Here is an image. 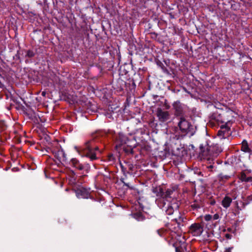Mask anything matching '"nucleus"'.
<instances>
[{
  "label": "nucleus",
  "mask_w": 252,
  "mask_h": 252,
  "mask_svg": "<svg viewBox=\"0 0 252 252\" xmlns=\"http://www.w3.org/2000/svg\"><path fill=\"white\" fill-rule=\"evenodd\" d=\"M153 192L156 193L158 197L156 200V203L158 207L165 212L166 215H171L174 212H177L178 205L175 203H172L164 199V191L163 189L156 188L154 189Z\"/></svg>",
  "instance_id": "obj_1"
},
{
  "label": "nucleus",
  "mask_w": 252,
  "mask_h": 252,
  "mask_svg": "<svg viewBox=\"0 0 252 252\" xmlns=\"http://www.w3.org/2000/svg\"><path fill=\"white\" fill-rule=\"evenodd\" d=\"M178 127L182 136L194 135L196 131V126L192 124L191 120L186 116L178 118Z\"/></svg>",
  "instance_id": "obj_2"
},
{
  "label": "nucleus",
  "mask_w": 252,
  "mask_h": 252,
  "mask_svg": "<svg viewBox=\"0 0 252 252\" xmlns=\"http://www.w3.org/2000/svg\"><path fill=\"white\" fill-rule=\"evenodd\" d=\"M82 149L84 156L89 158L91 161L97 159L96 152H99V148L94 139L87 141Z\"/></svg>",
  "instance_id": "obj_3"
},
{
  "label": "nucleus",
  "mask_w": 252,
  "mask_h": 252,
  "mask_svg": "<svg viewBox=\"0 0 252 252\" xmlns=\"http://www.w3.org/2000/svg\"><path fill=\"white\" fill-rule=\"evenodd\" d=\"M70 164L76 169L82 172V174L88 173L90 170V165L87 163H81L79 160L74 158L70 160Z\"/></svg>",
  "instance_id": "obj_4"
},
{
  "label": "nucleus",
  "mask_w": 252,
  "mask_h": 252,
  "mask_svg": "<svg viewBox=\"0 0 252 252\" xmlns=\"http://www.w3.org/2000/svg\"><path fill=\"white\" fill-rule=\"evenodd\" d=\"M231 123L228 121L224 125L220 126V129L217 132V136L220 139H223L228 138L231 135L230 130Z\"/></svg>",
  "instance_id": "obj_5"
},
{
  "label": "nucleus",
  "mask_w": 252,
  "mask_h": 252,
  "mask_svg": "<svg viewBox=\"0 0 252 252\" xmlns=\"http://www.w3.org/2000/svg\"><path fill=\"white\" fill-rule=\"evenodd\" d=\"M200 152L199 156L201 158L207 159V161H213V156L212 151L210 150V146L206 142V143L200 144L199 146Z\"/></svg>",
  "instance_id": "obj_6"
},
{
  "label": "nucleus",
  "mask_w": 252,
  "mask_h": 252,
  "mask_svg": "<svg viewBox=\"0 0 252 252\" xmlns=\"http://www.w3.org/2000/svg\"><path fill=\"white\" fill-rule=\"evenodd\" d=\"M76 197L79 198L88 199L91 198L94 200L91 195L90 189H87L83 187L76 188L74 189Z\"/></svg>",
  "instance_id": "obj_7"
},
{
  "label": "nucleus",
  "mask_w": 252,
  "mask_h": 252,
  "mask_svg": "<svg viewBox=\"0 0 252 252\" xmlns=\"http://www.w3.org/2000/svg\"><path fill=\"white\" fill-rule=\"evenodd\" d=\"M203 231V225L200 223H193L189 227V232L193 236L201 235Z\"/></svg>",
  "instance_id": "obj_8"
},
{
  "label": "nucleus",
  "mask_w": 252,
  "mask_h": 252,
  "mask_svg": "<svg viewBox=\"0 0 252 252\" xmlns=\"http://www.w3.org/2000/svg\"><path fill=\"white\" fill-rule=\"evenodd\" d=\"M52 153L60 161H65L67 160L66 155L61 147L53 149Z\"/></svg>",
  "instance_id": "obj_9"
},
{
  "label": "nucleus",
  "mask_w": 252,
  "mask_h": 252,
  "mask_svg": "<svg viewBox=\"0 0 252 252\" xmlns=\"http://www.w3.org/2000/svg\"><path fill=\"white\" fill-rule=\"evenodd\" d=\"M131 139H128L125 134L119 133L116 139V147H121L125 145L126 143L130 142Z\"/></svg>",
  "instance_id": "obj_10"
},
{
  "label": "nucleus",
  "mask_w": 252,
  "mask_h": 252,
  "mask_svg": "<svg viewBox=\"0 0 252 252\" xmlns=\"http://www.w3.org/2000/svg\"><path fill=\"white\" fill-rule=\"evenodd\" d=\"M157 115L159 121L161 122H165L170 119L169 112L163 111L160 108L157 109Z\"/></svg>",
  "instance_id": "obj_11"
},
{
  "label": "nucleus",
  "mask_w": 252,
  "mask_h": 252,
  "mask_svg": "<svg viewBox=\"0 0 252 252\" xmlns=\"http://www.w3.org/2000/svg\"><path fill=\"white\" fill-rule=\"evenodd\" d=\"M173 107L174 109L175 110V114L178 118L180 116H183V108L182 105V104L180 101H176L173 104Z\"/></svg>",
  "instance_id": "obj_12"
},
{
  "label": "nucleus",
  "mask_w": 252,
  "mask_h": 252,
  "mask_svg": "<svg viewBox=\"0 0 252 252\" xmlns=\"http://www.w3.org/2000/svg\"><path fill=\"white\" fill-rule=\"evenodd\" d=\"M130 143H133L132 145H128V146L125 145L123 146V150L127 154H132L133 153V148L136 147V142L134 139H131Z\"/></svg>",
  "instance_id": "obj_13"
},
{
  "label": "nucleus",
  "mask_w": 252,
  "mask_h": 252,
  "mask_svg": "<svg viewBox=\"0 0 252 252\" xmlns=\"http://www.w3.org/2000/svg\"><path fill=\"white\" fill-rule=\"evenodd\" d=\"M243 201L241 202L242 206H239L237 201L235 202L236 207L238 209L242 210L244 208L245 206L249 204L252 201V195H249L247 198L242 197Z\"/></svg>",
  "instance_id": "obj_14"
},
{
  "label": "nucleus",
  "mask_w": 252,
  "mask_h": 252,
  "mask_svg": "<svg viewBox=\"0 0 252 252\" xmlns=\"http://www.w3.org/2000/svg\"><path fill=\"white\" fill-rule=\"evenodd\" d=\"M236 198V196L235 195L232 197L226 195L221 201V205L224 208L227 209L230 206L232 203V199H235Z\"/></svg>",
  "instance_id": "obj_15"
},
{
  "label": "nucleus",
  "mask_w": 252,
  "mask_h": 252,
  "mask_svg": "<svg viewBox=\"0 0 252 252\" xmlns=\"http://www.w3.org/2000/svg\"><path fill=\"white\" fill-rule=\"evenodd\" d=\"M121 170L123 173L124 175V177H122L120 179V181L124 184V186L130 188L129 184L128 183H126L125 182V180L126 178V174H127V169L126 168V164L123 165L121 164Z\"/></svg>",
  "instance_id": "obj_16"
},
{
  "label": "nucleus",
  "mask_w": 252,
  "mask_h": 252,
  "mask_svg": "<svg viewBox=\"0 0 252 252\" xmlns=\"http://www.w3.org/2000/svg\"><path fill=\"white\" fill-rule=\"evenodd\" d=\"M245 171H242L241 172L240 175H239V179L242 181V182H252V177H247V173H250V170H246Z\"/></svg>",
  "instance_id": "obj_17"
},
{
  "label": "nucleus",
  "mask_w": 252,
  "mask_h": 252,
  "mask_svg": "<svg viewBox=\"0 0 252 252\" xmlns=\"http://www.w3.org/2000/svg\"><path fill=\"white\" fill-rule=\"evenodd\" d=\"M241 150L245 153H252V150L249 148L248 143L246 140H243L242 142Z\"/></svg>",
  "instance_id": "obj_18"
},
{
  "label": "nucleus",
  "mask_w": 252,
  "mask_h": 252,
  "mask_svg": "<svg viewBox=\"0 0 252 252\" xmlns=\"http://www.w3.org/2000/svg\"><path fill=\"white\" fill-rule=\"evenodd\" d=\"M210 150L212 151L213 157L217 156L221 152V149L218 145L210 146Z\"/></svg>",
  "instance_id": "obj_19"
},
{
  "label": "nucleus",
  "mask_w": 252,
  "mask_h": 252,
  "mask_svg": "<svg viewBox=\"0 0 252 252\" xmlns=\"http://www.w3.org/2000/svg\"><path fill=\"white\" fill-rule=\"evenodd\" d=\"M173 220L176 221L178 224V227L181 228V226H184V223L186 221V219L183 216H180L178 218H174Z\"/></svg>",
  "instance_id": "obj_20"
},
{
  "label": "nucleus",
  "mask_w": 252,
  "mask_h": 252,
  "mask_svg": "<svg viewBox=\"0 0 252 252\" xmlns=\"http://www.w3.org/2000/svg\"><path fill=\"white\" fill-rule=\"evenodd\" d=\"M22 52V55L29 58L33 57L35 55V52L33 50H24Z\"/></svg>",
  "instance_id": "obj_21"
},
{
  "label": "nucleus",
  "mask_w": 252,
  "mask_h": 252,
  "mask_svg": "<svg viewBox=\"0 0 252 252\" xmlns=\"http://www.w3.org/2000/svg\"><path fill=\"white\" fill-rule=\"evenodd\" d=\"M125 163H126V168L127 169V174L132 175L135 168L134 165L130 162H126Z\"/></svg>",
  "instance_id": "obj_22"
},
{
  "label": "nucleus",
  "mask_w": 252,
  "mask_h": 252,
  "mask_svg": "<svg viewBox=\"0 0 252 252\" xmlns=\"http://www.w3.org/2000/svg\"><path fill=\"white\" fill-rule=\"evenodd\" d=\"M133 217L138 221H141L144 220V217L141 212H136L132 214Z\"/></svg>",
  "instance_id": "obj_23"
},
{
  "label": "nucleus",
  "mask_w": 252,
  "mask_h": 252,
  "mask_svg": "<svg viewBox=\"0 0 252 252\" xmlns=\"http://www.w3.org/2000/svg\"><path fill=\"white\" fill-rule=\"evenodd\" d=\"M230 178V176L227 175H224L222 173H220L218 175V179L219 181L224 182L228 180Z\"/></svg>",
  "instance_id": "obj_24"
},
{
  "label": "nucleus",
  "mask_w": 252,
  "mask_h": 252,
  "mask_svg": "<svg viewBox=\"0 0 252 252\" xmlns=\"http://www.w3.org/2000/svg\"><path fill=\"white\" fill-rule=\"evenodd\" d=\"M173 192V190L171 189H167L166 191H164V198L166 200H169L171 198L170 195L172 194Z\"/></svg>",
  "instance_id": "obj_25"
},
{
  "label": "nucleus",
  "mask_w": 252,
  "mask_h": 252,
  "mask_svg": "<svg viewBox=\"0 0 252 252\" xmlns=\"http://www.w3.org/2000/svg\"><path fill=\"white\" fill-rule=\"evenodd\" d=\"M7 128V125L4 121H0V129L1 131H4Z\"/></svg>",
  "instance_id": "obj_26"
},
{
  "label": "nucleus",
  "mask_w": 252,
  "mask_h": 252,
  "mask_svg": "<svg viewBox=\"0 0 252 252\" xmlns=\"http://www.w3.org/2000/svg\"><path fill=\"white\" fill-rule=\"evenodd\" d=\"M190 207L193 210H197L200 208V206L197 203L194 202L193 203L191 204Z\"/></svg>",
  "instance_id": "obj_27"
},
{
  "label": "nucleus",
  "mask_w": 252,
  "mask_h": 252,
  "mask_svg": "<svg viewBox=\"0 0 252 252\" xmlns=\"http://www.w3.org/2000/svg\"><path fill=\"white\" fill-rule=\"evenodd\" d=\"M185 247H186L185 244H183L180 247H176L175 248L176 252H183V249L185 248Z\"/></svg>",
  "instance_id": "obj_28"
},
{
  "label": "nucleus",
  "mask_w": 252,
  "mask_h": 252,
  "mask_svg": "<svg viewBox=\"0 0 252 252\" xmlns=\"http://www.w3.org/2000/svg\"><path fill=\"white\" fill-rule=\"evenodd\" d=\"M157 231L158 234L160 237H163L164 236V233L166 232V230L164 228H160V229L157 230Z\"/></svg>",
  "instance_id": "obj_29"
},
{
  "label": "nucleus",
  "mask_w": 252,
  "mask_h": 252,
  "mask_svg": "<svg viewBox=\"0 0 252 252\" xmlns=\"http://www.w3.org/2000/svg\"><path fill=\"white\" fill-rule=\"evenodd\" d=\"M209 162V165L207 166V167L209 169H212L213 168H214L215 167V166L214 165V164L215 163V162H214V159L213 158V161H212L211 160H210V161H208Z\"/></svg>",
  "instance_id": "obj_30"
},
{
  "label": "nucleus",
  "mask_w": 252,
  "mask_h": 252,
  "mask_svg": "<svg viewBox=\"0 0 252 252\" xmlns=\"http://www.w3.org/2000/svg\"><path fill=\"white\" fill-rule=\"evenodd\" d=\"M206 221H209L212 220V216L211 215H206L204 217Z\"/></svg>",
  "instance_id": "obj_31"
},
{
  "label": "nucleus",
  "mask_w": 252,
  "mask_h": 252,
  "mask_svg": "<svg viewBox=\"0 0 252 252\" xmlns=\"http://www.w3.org/2000/svg\"><path fill=\"white\" fill-rule=\"evenodd\" d=\"M220 216L218 214H215L213 216H212V220H218L219 219Z\"/></svg>",
  "instance_id": "obj_32"
},
{
  "label": "nucleus",
  "mask_w": 252,
  "mask_h": 252,
  "mask_svg": "<svg viewBox=\"0 0 252 252\" xmlns=\"http://www.w3.org/2000/svg\"><path fill=\"white\" fill-rule=\"evenodd\" d=\"M157 64L158 65L160 66L162 69H163L164 68H165L164 64L160 61L157 62Z\"/></svg>",
  "instance_id": "obj_33"
},
{
  "label": "nucleus",
  "mask_w": 252,
  "mask_h": 252,
  "mask_svg": "<svg viewBox=\"0 0 252 252\" xmlns=\"http://www.w3.org/2000/svg\"><path fill=\"white\" fill-rule=\"evenodd\" d=\"M225 237L227 239H230L231 238L232 235L230 234L226 233L225 234Z\"/></svg>",
  "instance_id": "obj_34"
},
{
  "label": "nucleus",
  "mask_w": 252,
  "mask_h": 252,
  "mask_svg": "<svg viewBox=\"0 0 252 252\" xmlns=\"http://www.w3.org/2000/svg\"><path fill=\"white\" fill-rule=\"evenodd\" d=\"M46 94V92H45V91H43V92L41 93V95H42L43 96H45Z\"/></svg>",
  "instance_id": "obj_35"
},
{
  "label": "nucleus",
  "mask_w": 252,
  "mask_h": 252,
  "mask_svg": "<svg viewBox=\"0 0 252 252\" xmlns=\"http://www.w3.org/2000/svg\"><path fill=\"white\" fill-rule=\"evenodd\" d=\"M132 144H133V143L129 142V143H126L125 145L128 146V145H132Z\"/></svg>",
  "instance_id": "obj_36"
},
{
  "label": "nucleus",
  "mask_w": 252,
  "mask_h": 252,
  "mask_svg": "<svg viewBox=\"0 0 252 252\" xmlns=\"http://www.w3.org/2000/svg\"><path fill=\"white\" fill-rule=\"evenodd\" d=\"M113 158H113V156H112V155H111V156H110L109 157V159H110V160L113 159Z\"/></svg>",
  "instance_id": "obj_37"
},
{
  "label": "nucleus",
  "mask_w": 252,
  "mask_h": 252,
  "mask_svg": "<svg viewBox=\"0 0 252 252\" xmlns=\"http://www.w3.org/2000/svg\"><path fill=\"white\" fill-rule=\"evenodd\" d=\"M152 34L154 35H155V37H156L158 35V34L155 32L152 33Z\"/></svg>",
  "instance_id": "obj_38"
},
{
  "label": "nucleus",
  "mask_w": 252,
  "mask_h": 252,
  "mask_svg": "<svg viewBox=\"0 0 252 252\" xmlns=\"http://www.w3.org/2000/svg\"><path fill=\"white\" fill-rule=\"evenodd\" d=\"M197 174H198L199 175L201 173V172H199L198 173H197Z\"/></svg>",
  "instance_id": "obj_39"
},
{
  "label": "nucleus",
  "mask_w": 252,
  "mask_h": 252,
  "mask_svg": "<svg viewBox=\"0 0 252 252\" xmlns=\"http://www.w3.org/2000/svg\"><path fill=\"white\" fill-rule=\"evenodd\" d=\"M72 173H73V174H75V173H74V171H72Z\"/></svg>",
  "instance_id": "obj_40"
},
{
  "label": "nucleus",
  "mask_w": 252,
  "mask_h": 252,
  "mask_svg": "<svg viewBox=\"0 0 252 252\" xmlns=\"http://www.w3.org/2000/svg\"><path fill=\"white\" fill-rule=\"evenodd\" d=\"M227 252H231L230 251H228Z\"/></svg>",
  "instance_id": "obj_41"
}]
</instances>
